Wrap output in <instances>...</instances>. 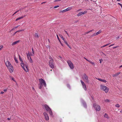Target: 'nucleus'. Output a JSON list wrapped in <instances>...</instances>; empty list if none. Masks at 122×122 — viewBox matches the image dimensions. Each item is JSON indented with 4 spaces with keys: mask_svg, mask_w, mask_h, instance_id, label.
<instances>
[{
    "mask_svg": "<svg viewBox=\"0 0 122 122\" xmlns=\"http://www.w3.org/2000/svg\"><path fill=\"white\" fill-rule=\"evenodd\" d=\"M100 86L101 90L105 91L106 93L108 92L109 89L107 87L102 85H101Z\"/></svg>",
    "mask_w": 122,
    "mask_h": 122,
    "instance_id": "obj_1",
    "label": "nucleus"
},
{
    "mask_svg": "<svg viewBox=\"0 0 122 122\" xmlns=\"http://www.w3.org/2000/svg\"><path fill=\"white\" fill-rule=\"evenodd\" d=\"M20 64L21 66H22L23 69L26 71H28V66L25 65L23 63V62H21Z\"/></svg>",
    "mask_w": 122,
    "mask_h": 122,
    "instance_id": "obj_2",
    "label": "nucleus"
},
{
    "mask_svg": "<svg viewBox=\"0 0 122 122\" xmlns=\"http://www.w3.org/2000/svg\"><path fill=\"white\" fill-rule=\"evenodd\" d=\"M67 63L70 68L73 69L74 68V66L72 63L70 61L68 60L67 61Z\"/></svg>",
    "mask_w": 122,
    "mask_h": 122,
    "instance_id": "obj_3",
    "label": "nucleus"
},
{
    "mask_svg": "<svg viewBox=\"0 0 122 122\" xmlns=\"http://www.w3.org/2000/svg\"><path fill=\"white\" fill-rule=\"evenodd\" d=\"M93 106L95 109L97 110V111H99L101 110V107L98 105H96V104H94Z\"/></svg>",
    "mask_w": 122,
    "mask_h": 122,
    "instance_id": "obj_4",
    "label": "nucleus"
},
{
    "mask_svg": "<svg viewBox=\"0 0 122 122\" xmlns=\"http://www.w3.org/2000/svg\"><path fill=\"white\" fill-rule=\"evenodd\" d=\"M49 63L50 66L52 68H54V65L53 63V61L50 60L49 61Z\"/></svg>",
    "mask_w": 122,
    "mask_h": 122,
    "instance_id": "obj_5",
    "label": "nucleus"
},
{
    "mask_svg": "<svg viewBox=\"0 0 122 122\" xmlns=\"http://www.w3.org/2000/svg\"><path fill=\"white\" fill-rule=\"evenodd\" d=\"M10 73H12L13 72L14 68L13 66H11L7 68Z\"/></svg>",
    "mask_w": 122,
    "mask_h": 122,
    "instance_id": "obj_6",
    "label": "nucleus"
},
{
    "mask_svg": "<svg viewBox=\"0 0 122 122\" xmlns=\"http://www.w3.org/2000/svg\"><path fill=\"white\" fill-rule=\"evenodd\" d=\"M72 9V7H68V8H67V9H66L65 10H62L61 11H60V12L63 13V12H66L67 11L70 10H71Z\"/></svg>",
    "mask_w": 122,
    "mask_h": 122,
    "instance_id": "obj_7",
    "label": "nucleus"
},
{
    "mask_svg": "<svg viewBox=\"0 0 122 122\" xmlns=\"http://www.w3.org/2000/svg\"><path fill=\"white\" fill-rule=\"evenodd\" d=\"M43 115H44L46 120H49V117L48 115L45 112L43 113Z\"/></svg>",
    "mask_w": 122,
    "mask_h": 122,
    "instance_id": "obj_8",
    "label": "nucleus"
},
{
    "mask_svg": "<svg viewBox=\"0 0 122 122\" xmlns=\"http://www.w3.org/2000/svg\"><path fill=\"white\" fill-rule=\"evenodd\" d=\"M5 64L7 68L12 66L10 62L8 61H7L5 62Z\"/></svg>",
    "mask_w": 122,
    "mask_h": 122,
    "instance_id": "obj_9",
    "label": "nucleus"
},
{
    "mask_svg": "<svg viewBox=\"0 0 122 122\" xmlns=\"http://www.w3.org/2000/svg\"><path fill=\"white\" fill-rule=\"evenodd\" d=\"M84 80L86 82L88 81V78L86 74H84L83 77Z\"/></svg>",
    "mask_w": 122,
    "mask_h": 122,
    "instance_id": "obj_10",
    "label": "nucleus"
},
{
    "mask_svg": "<svg viewBox=\"0 0 122 122\" xmlns=\"http://www.w3.org/2000/svg\"><path fill=\"white\" fill-rule=\"evenodd\" d=\"M39 81L40 84H46L45 81L42 79H39Z\"/></svg>",
    "mask_w": 122,
    "mask_h": 122,
    "instance_id": "obj_11",
    "label": "nucleus"
},
{
    "mask_svg": "<svg viewBox=\"0 0 122 122\" xmlns=\"http://www.w3.org/2000/svg\"><path fill=\"white\" fill-rule=\"evenodd\" d=\"M44 107L45 108L46 110L48 111L50 110L51 109L46 104H45L44 106Z\"/></svg>",
    "mask_w": 122,
    "mask_h": 122,
    "instance_id": "obj_12",
    "label": "nucleus"
},
{
    "mask_svg": "<svg viewBox=\"0 0 122 122\" xmlns=\"http://www.w3.org/2000/svg\"><path fill=\"white\" fill-rule=\"evenodd\" d=\"M99 81L102 82L104 83H106L107 82V81L101 78H97Z\"/></svg>",
    "mask_w": 122,
    "mask_h": 122,
    "instance_id": "obj_13",
    "label": "nucleus"
},
{
    "mask_svg": "<svg viewBox=\"0 0 122 122\" xmlns=\"http://www.w3.org/2000/svg\"><path fill=\"white\" fill-rule=\"evenodd\" d=\"M121 73L120 72H119L113 75V76L114 77H115Z\"/></svg>",
    "mask_w": 122,
    "mask_h": 122,
    "instance_id": "obj_14",
    "label": "nucleus"
},
{
    "mask_svg": "<svg viewBox=\"0 0 122 122\" xmlns=\"http://www.w3.org/2000/svg\"><path fill=\"white\" fill-rule=\"evenodd\" d=\"M82 86L83 88H84V90H86V84H82Z\"/></svg>",
    "mask_w": 122,
    "mask_h": 122,
    "instance_id": "obj_15",
    "label": "nucleus"
},
{
    "mask_svg": "<svg viewBox=\"0 0 122 122\" xmlns=\"http://www.w3.org/2000/svg\"><path fill=\"white\" fill-rule=\"evenodd\" d=\"M48 111L49 112V113L50 115H52V112L51 109Z\"/></svg>",
    "mask_w": 122,
    "mask_h": 122,
    "instance_id": "obj_16",
    "label": "nucleus"
},
{
    "mask_svg": "<svg viewBox=\"0 0 122 122\" xmlns=\"http://www.w3.org/2000/svg\"><path fill=\"white\" fill-rule=\"evenodd\" d=\"M19 41H15V42L13 43H12V45H15L17 43H18L19 42Z\"/></svg>",
    "mask_w": 122,
    "mask_h": 122,
    "instance_id": "obj_17",
    "label": "nucleus"
},
{
    "mask_svg": "<svg viewBox=\"0 0 122 122\" xmlns=\"http://www.w3.org/2000/svg\"><path fill=\"white\" fill-rule=\"evenodd\" d=\"M59 36H60V37L64 41L65 40V39L63 37V36H62L61 35H59Z\"/></svg>",
    "mask_w": 122,
    "mask_h": 122,
    "instance_id": "obj_18",
    "label": "nucleus"
},
{
    "mask_svg": "<svg viewBox=\"0 0 122 122\" xmlns=\"http://www.w3.org/2000/svg\"><path fill=\"white\" fill-rule=\"evenodd\" d=\"M82 15V12H81L77 14V16H79L81 15Z\"/></svg>",
    "mask_w": 122,
    "mask_h": 122,
    "instance_id": "obj_19",
    "label": "nucleus"
},
{
    "mask_svg": "<svg viewBox=\"0 0 122 122\" xmlns=\"http://www.w3.org/2000/svg\"><path fill=\"white\" fill-rule=\"evenodd\" d=\"M104 117H105L107 118H109L108 116V115L107 114H106V113L104 115Z\"/></svg>",
    "mask_w": 122,
    "mask_h": 122,
    "instance_id": "obj_20",
    "label": "nucleus"
},
{
    "mask_svg": "<svg viewBox=\"0 0 122 122\" xmlns=\"http://www.w3.org/2000/svg\"><path fill=\"white\" fill-rule=\"evenodd\" d=\"M23 18V17H19V18H17L16 20V21H17L20 19H22V18Z\"/></svg>",
    "mask_w": 122,
    "mask_h": 122,
    "instance_id": "obj_21",
    "label": "nucleus"
},
{
    "mask_svg": "<svg viewBox=\"0 0 122 122\" xmlns=\"http://www.w3.org/2000/svg\"><path fill=\"white\" fill-rule=\"evenodd\" d=\"M102 32V30H100L98 31L96 33V34L97 35L100 34Z\"/></svg>",
    "mask_w": 122,
    "mask_h": 122,
    "instance_id": "obj_22",
    "label": "nucleus"
},
{
    "mask_svg": "<svg viewBox=\"0 0 122 122\" xmlns=\"http://www.w3.org/2000/svg\"><path fill=\"white\" fill-rule=\"evenodd\" d=\"M88 61L90 63L93 65L94 66L95 65V63L92 61Z\"/></svg>",
    "mask_w": 122,
    "mask_h": 122,
    "instance_id": "obj_23",
    "label": "nucleus"
},
{
    "mask_svg": "<svg viewBox=\"0 0 122 122\" xmlns=\"http://www.w3.org/2000/svg\"><path fill=\"white\" fill-rule=\"evenodd\" d=\"M19 59H20V61L21 62H23V61L22 60V59L21 57L19 55Z\"/></svg>",
    "mask_w": 122,
    "mask_h": 122,
    "instance_id": "obj_24",
    "label": "nucleus"
},
{
    "mask_svg": "<svg viewBox=\"0 0 122 122\" xmlns=\"http://www.w3.org/2000/svg\"><path fill=\"white\" fill-rule=\"evenodd\" d=\"M35 37L36 38H38L39 37L38 34L37 33H36L35 34Z\"/></svg>",
    "mask_w": 122,
    "mask_h": 122,
    "instance_id": "obj_25",
    "label": "nucleus"
},
{
    "mask_svg": "<svg viewBox=\"0 0 122 122\" xmlns=\"http://www.w3.org/2000/svg\"><path fill=\"white\" fill-rule=\"evenodd\" d=\"M110 44V43H108V44H107L104 46H102L101 47V48H102V47H106L109 44Z\"/></svg>",
    "mask_w": 122,
    "mask_h": 122,
    "instance_id": "obj_26",
    "label": "nucleus"
},
{
    "mask_svg": "<svg viewBox=\"0 0 122 122\" xmlns=\"http://www.w3.org/2000/svg\"><path fill=\"white\" fill-rule=\"evenodd\" d=\"M3 48V46L2 45L0 46V51Z\"/></svg>",
    "mask_w": 122,
    "mask_h": 122,
    "instance_id": "obj_27",
    "label": "nucleus"
},
{
    "mask_svg": "<svg viewBox=\"0 0 122 122\" xmlns=\"http://www.w3.org/2000/svg\"><path fill=\"white\" fill-rule=\"evenodd\" d=\"M30 56H33L34 55V53H33L32 52V53H30Z\"/></svg>",
    "mask_w": 122,
    "mask_h": 122,
    "instance_id": "obj_28",
    "label": "nucleus"
},
{
    "mask_svg": "<svg viewBox=\"0 0 122 122\" xmlns=\"http://www.w3.org/2000/svg\"><path fill=\"white\" fill-rule=\"evenodd\" d=\"M87 11H84L83 12H82V14H85L87 13Z\"/></svg>",
    "mask_w": 122,
    "mask_h": 122,
    "instance_id": "obj_29",
    "label": "nucleus"
},
{
    "mask_svg": "<svg viewBox=\"0 0 122 122\" xmlns=\"http://www.w3.org/2000/svg\"><path fill=\"white\" fill-rule=\"evenodd\" d=\"M20 26V25H18L17 26L15 27H14L13 28V29L12 30H14V29H15V28L18 27H19V26Z\"/></svg>",
    "mask_w": 122,
    "mask_h": 122,
    "instance_id": "obj_30",
    "label": "nucleus"
},
{
    "mask_svg": "<svg viewBox=\"0 0 122 122\" xmlns=\"http://www.w3.org/2000/svg\"><path fill=\"white\" fill-rule=\"evenodd\" d=\"M57 39H58V40H59V42H60V44H61V41H60L59 38L57 35Z\"/></svg>",
    "mask_w": 122,
    "mask_h": 122,
    "instance_id": "obj_31",
    "label": "nucleus"
},
{
    "mask_svg": "<svg viewBox=\"0 0 122 122\" xmlns=\"http://www.w3.org/2000/svg\"><path fill=\"white\" fill-rule=\"evenodd\" d=\"M14 59H15V61L17 63H18V61L17 60L16 58H15V57L14 58Z\"/></svg>",
    "mask_w": 122,
    "mask_h": 122,
    "instance_id": "obj_32",
    "label": "nucleus"
},
{
    "mask_svg": "<svg viewBox=\"0 0 122 122\" xmlns=\"http://www.w3.org/2000/svg\"><path fill=\"white\" fill-rule=\"evenodd\" d=\"M43 86V84H40V86H39V88L41 89Z\"/></svg>",
    "mask_w": 122,
    "mask_h": 122,
    "instance_id": "obj_33",
    "label": "nucleus"
},
{
    "mask_svg": "<svg viewBox=\"0 0 122 122\" xmlns=\"http://www.w3.org/2000/svg\"><path fill=\"white\" fill-rule=\"evenodd\" d=\"M64 42H65V43L68 46H69V45L68 44V43H67V41H66L65 40L64 41Z\"/></svg>",
    "mask_w": 122,
    "mask_h": 122,
    "instance_id": "obj_34",
    "label": "nucleus"
},
{
    "mask_svg": "<svg viewBox=\"0 0 122 122\" xmlns=\"http://www.w3.org/2000/svg\"><path fill=\"white\" fill-rule=\"evenodd\" d=\"M115 106L116 107H120V106L118 104H117Z\"/></svg>",
    "mask_w": 122,
    "mask_h": 122,
    "instance_id": "obj_35",
    "label": "nucleus"
},
{
    "mask_svg": "<svg viewBox=\"0 0 122 122\" xmlns=\"http://www.w3.org/2000/svg\"><path fill=\"white\" fill-rule=\"evenodd\" d=\"M19 10H18L15 12L13 15L12 16H14L15 14H16L17 12L19 11Z\"/></svg>",
    "mask_w": 122,
    "mask_h": 122,
    "instance_id": "obj_36",
    "label": "nucleus"
},
{
    "mask_svg": "<svg viewBox=\"0 0 122 122\" xmlns=\"http://www.w3.org/2000/svg\"><path fill=\"white\" fill-rule=\"evenodd\" d=\"M105 101L106 102H110V101L109 100H108V99H106L105 100Z\"/></svg>",
    "mask_w": 122,
    "mask_h": 122,
    "instance_id": "obj_37",
    "label": "nucleus"
},
{
    "mask_svg": "<svg viewBox=\"0 0 122 122\" xmlns=\"http://www.w3.org/2000/svg\"><path fill=\"white\" fill-rule=\"evenodd\" d=\"M24 30H23V29H22V30H19L18 31H17V32H21V31H24Z\"/></svg>",
    "mask_w": 122,
    "mask_h": 122,
    "instance_id": "obj_38",
    "label": "nucleus"
},
{
    "mask_svg": "<svg viewBox=\"0 0 122 122\" xmlns=\"http://www.w3.org/2000/svg\"><path fill=\"white\" fill-rule=\"evenodd\" d=\"M30 62L31 63H32L33 62V61L32 59H31V58L30 57Z\"/></svg>",
    "mask_w": 122,
    "mask_h": 122,
    "instance_id": "obj_39",
    "label": "nucleus"
},
{
    "mask_svg": "<svg viewBox=\"0 0 122 122\" xmlns=\"http://www.w3.org/2000/svg\"><path fill=\"white\" fill-rule=\"evenodd\" d=\"M27 57H28V56H29L30 57V53H29V52H28V54H27Z\"/></svg>",
    "mask_w": 122,
    "mask_h": 122,
    "instance_id": "obj_40",
    "label": "nucleus"
},
{
    "mask_svg": "<svg viewBox=\"0 0 122 122\" xmlns=\"http://www.w3.org/2000/svg\"><path fill=\"white\" fill-rule=\"evenodd\" d=\"M65 32L66 33L67 35V36H68V37H69L70 36L68 34V33L67 32V31H65Z\"/></svg>",
    "mask_w": 122,
    "mask_h": 122,
    "instance_id": "obj_41",
    "label": "nucleus"
},
{
    "mask_svg": "<svg viewBox=\"0 0 122 122\" xmlns=\"http://www.w3.org/2000/svg\"><path fill=\"white\" fill-rule=\"evenodd\" d=\"M90 33V32H89V31H87L86 32H85V33H84V35H86V34H88V33Z\"/></svg>",
    "mask_w": 122,
    "mask_h": 122,
    "instance_id": "obj_42",
    "label": "nucleus"
},
{
    "mask_svg": "<svg viewBox=\"0 0 122 122\" xmlns=\"http://www.w3.org/2000/svg\"><path fill=\"white\" fill-rule=\"evenodd\" d=\"M49 59H50V60H52V61H53V60L52 59V58L51 57H49Z\"/></svg>",
    "mask_w": 122,
    "mask_h": 122,
    "instance_id": "obj_43",
    "label": "nucleus"
},
{
    "mask_svg": "<svg viewBox=\"0 0 122 122\" xmlns=\"http://www.w3.org/2000/svg\"><path fill=\"white\" fill-rule=\"evenodd\" d=\"M83 106L85 107V108L86 107V106L85 104H84Z\"/></svg>",
    "mask_w": 122,
    "mask_h": 122,
    "instance_id": "obj_44",
    "label": "nucleus"
},
{
    "mask_svg": "<svg viewBox=\"0 0 122 122\" xmlns=\"http://www.w3.org/2000/svg\"><path fill=\"white\" fill-rule=\"evenodd\" d=\"M59 7V6L58 5H57L56 6L54 7V8H57V7Z\"/></svg>",
    "mask_w": 122,
    "mask_h": 122,
    "instance_id": "obj_45",
    "label": "nucleus"
},
{
    "mask_svg": "<svg viewBox=\"0 0 122 122\" xmlns=\"http://www.w3.org/2000/svg\"><path fill=\"white\" fill-rule=\"evenodd\" d=\"M118 4L119 5H120V6H121L122 8V4H121L119 3H118Z\"/></svg>",
    "mask_w": 122,
    "mask_h": 122,
    "instance_id": "obj_46",
    "label": "nucleus"
},
{
    "mask_svg": "<svg viewBox=\"0 0 122 122\" xmlns=\"http://www.w3.org/2000/svg\"><path fill=\"white\" fill-rule=\"evenodd\" d=\"M97 35V34H96V33H94V34H93V36H96Z\"/></svg>",
    "mask_w": 122,
    "mask_h": 122,
    "instance_id": "obj_47",
    "label": "nucleus"
},
{
    "mask_svg": "<svg viewBox=\"0 0 122 122\" xmlns=\"http://www.w3.org/2000/svg\"><path fill=\"white\" fill-rule=\"evenodd\" d=\"M114 44H112V45H110L109 46V47H111V46H113L114 45Z\"/></svg>",
    "mask_w": 122,
    "mask_h": 122,
    "instance_id": "obj_48",
    "label": "nucleus"
},
{
    "mask_svg": "<svg viewBox=\"0 0 122 122\" xmlns=\"http://www.w3.org/2000/svg\"><path fill=\"white\" fill-rule=\"evenodd\" d=\"M102 61V59H101L99 60L100 63H101V61Z\"/></svg>",
    "mask_w": 122,
    "mask_h": 122,
    "instance_id": "obj_49",
    "label": "nucleus"
},
{
    "mask_svg": "<svg viewBox=\"0 0 122 122\" xmlns=\"http://www.w3.org/2000/svg\"><path fill=\"white\" fill-rule=\"evenodd\" d=\"M4 93V92H1L0 93V94H3Z\"/></svg>",
    "mask_w": 122,
    "mask_h": 122,
    "instance_id": "obj_50",
    "label": "nucleus"
},
{
    "mask_svg": "<svg viewBox=\"0 0 122 122\" xmlns=\"http://www.w3.org/2000/svg\"><path fill=\"white\" fill-rule=\"evenodd\" d=\"M32 52L33 53H34V50H33V48H32Z\"/></svg>",
    "mask_w": 122,
    "mask_h": 122,
    "instance_id": "obj_51",
    "label": "nucleus"
},
{
    "mask_svg": "<svg viewBox=\"0 0 122 122\" xmlns=\"http://www.w3.org/2000/svg\"><path fill=\"white\" fill-rule=\"evenodd\" d=\"M81 82L82 83V84H84V82L82 81L81 80Z\"/></svg>",
    "mask_w": 122,
    "mask_h": 122,
    "instance_id": "obj_52",
    "label": "nucleus"
},
{
    "mask_svg": "<svg viewBox=\"0 0 122 122\" xmlns=\"http://www.w3.org/2000/svg\"><path fill=\"white\" fill-rule=\"evenodd\" d=\"M3 91H4V92H5L6 91H7V89H4Z\"/></svg>",
    "mask_w": 122,
    "mask_h": 122,
    "instance_id": "obj_53",
    "label": "nucleus"
},
{
    "mask_svg": "<svg viewBox=\"0 0 122 122\" xmlns=\"http://www.w3.org/2000/svg\"><path fill=\"white\" fill-rule=\"evenodd\" d=\"M118 47V46H115V47H113V49H114V48H117V47Z\"/></svg>",
    "mask_w": 122,
    "mask_h": 122,
    "instance_id": "obj_54",
    "label": "nucleus"
},
{
    "mask_svg": "<svg viewBox=\"0 0 122 122\" xmlns=\"http://www.w3.org/2000/svg\"><path fill=\"white\" fill-rule=\"evenodd\" d=\"M93 30H91L90 31H89L90 32H92Z\"/></svg>",
    "mask_w": 122,
    "mask_h": 122,
    "instance_id": "obj_55",
    "label": "nucleus"
},
{
    "mask_svg": "<svg viewBox=\"0 0 122 122\" xmlns=\"http://www.w3.org/2000/svg\"><path fill=\"white\" fill-rule=\"evenodd\" d=\"M46 2H43L41 3V4H43V3H46Z\"/></svg>",
    "mask_w": 122,
    "mask_h": 122,
    "instance_id": "obj_56",
    "label": "nucleus"
},
{
    "mask_svg": "<svg viewBox=\"0 0 122 122\" xmlns=\"http://www.w3.org/2000/svg\"><path fill=\"white\" fill-rule=\"evenodd\" d=\"M102 52V54H103V55L105 56H106V55L105 54H104Z\"/></svg>",
    "mask_w": 122,
    "mask_h": 122,
    "instance_id": "obj_57",
    "label": "nucleus"
},
{
    "mask_svg": "<svg viewBox=\"0 0 122 122\" xmlns=\"http://www.w3.org/2000/svg\"><path fill=\"white\" fill-rule=\"evenodd\" d=\"M17 32V31H16V32H15V33L14 34V35H15Z\"/></svg>",
    "mask_w": 122,
    "mask_h": 122,
    "instance_id": "obj_58",
    "label": "nucleus"
},
{
    "mask_svg": "<svg viewBox=\"0 0 122 122\" xmlns=\"http://www.w3.org/2000/svg\"><path fill=\"white\" fill-rule=\"evenodd\" d=\"M119 38V36H117V37L116 38H117V39L118 38Z\"/></svg>",
    "mask_w": 122,
    "mask_h": 122,
    "instance_id": "obj_59",
    "label": "nucleus"
},
{
    "mask_svg": "<svg viewBox=\"0 0 122 122\" xmlns=\"http://www.w3.org/2000/svg\"><path fill=\"white\" fill-rule=\"evenodd\" d=\"M57 1H58V0H55L54 1L55 2H56Z\"/></svg>",
    "mask_w": 122,
    "mask_h": 122,
    "instance_id": "obj_60",
    "label": "nucleus"
},
{
    "mask_svg": "<svg viewBox=\"0 0 122 122\" xmlns=\"http://www.w3.org/2000/svg\"><path fill=\"white\" fill-rule=\"evenodd\" d=\"M68 46L69 47L70 49H71V47H70V46L69 45V46Z\"/></svg>",
    "mask_w": 122,
    "mask_h": 122,
    "instance_id": "obj_61",
    "label": "nucleus"
},
{
    "mask_svg": "<svg viewBox=\"0 0 122 122\" xmlns=\"http://www.w3.org/2000/svg\"><path fill=\"white\" fill-rule=\"evenodd\" d=\"M7 119L8 120H10V118H8Z\"/></svg>",
    "mask_w": 122,
    "mask_h": 122,
    "instance_id": "obj_62",
    "label": "nucleus"
},
{
    "mask_svg": "<svg viewBox=\"0 0 122 122\" xmlns=\"http://www.w3.org/2000/svg\"><path fill=\"white\" fill-rule=\"evenodd\" d=\"M59 57L61 59L62 58L61 56H59Z\"/></svg>",
    "mask_w": 122,
    "mask_h": 122,
    "instance_id": "obj_63",
    "label": "nucleus"
},
{
    "mask_svg": "<svg viewBox=\"0 0 122 122\" xmlns=\"http://www.w3.org/2000/svg\"><path fill=\"white\" fill-rule=\"evenodd\" d=\"M121 67H122V65H121V66H120V68Z\"/></svg>",
    "mask_w": 122,
    "mask_h": 122,
    "instance_id": "obj_64",
    "label": "nucleus"
}]
</instances>
